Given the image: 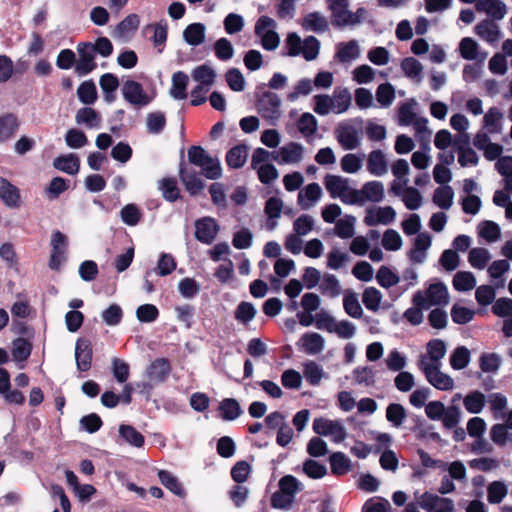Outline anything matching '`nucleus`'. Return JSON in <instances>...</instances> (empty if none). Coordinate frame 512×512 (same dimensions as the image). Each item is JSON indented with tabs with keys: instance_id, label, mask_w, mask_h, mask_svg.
I'll return each instance as SVG.
<instances>
[{
	"instance_id": "obj_52",
	"label": "nucleus",
	"mask_w": 512,
	"mask_h": 512,
	"mask_svg": "<svg viewBox=\"0 0 512 512\" xmlns=\"http://www.w3.org/2000/svg\"><path fill=\"white\" fill-rule=\"evenodd\" d=\"M502 118L503 114L501 113V111L496 107H492L488 109V111L485 113L483 117L484 127L490 133H499L502 129Z\"/></svg>"
},
{
	"instance_id": "obj_46",
	"label": "nucleus",
	"mask_w": 512,
	"mask_h": 512,
	"mask_svg": "<svg viewBox=\"0 0 512 512\" xmlns=\"http://www.w3.org/2000/svg\"><path fill=\"white\" fill-rule=\"evenodd\" d=\"M384 363L388 370L392 372H400L407 366L408 359L407 356L399 350L392 349L388 352Z\"/></svg>"
},
{
	"instance_id": "obj_41",
	"label": "nucleus",
	"mask_w": 512,
	"mask_h": 512,
	"mask_svg": "<svg viewBox=\"0 0 512 512\" xmlns=\"http://www.w3.org/2000/svg\"><path fill=\"white\" fill-rule=\"evenodd\" d=\"M180 178L182 183L184 184L186 190L191 195H196L202 191L204 188V183L201 178H199L195 172L188 171L186 169H180Z\"/></svg>"
},
{
	"instance_id": "obj_4",
	"label": "nucleus",
	"mask_w": 512,
	"mask_h": 512,
	"mask_svg": "<svg viewBox=\"0 0 512 512\" xmlns=\"http://www.w3.org/2000/svg\"><path fill=\"white\" fill-rule=\"evenodd\" d=\"M413 302L424 309L432 306H446L449 303V292L445 284L431 283L425 291H418L414 295Z\"/></svg>"
},
{
	"instance_id": "obj_53",
	"label": "nucleus",
	"mask_w": 512,
	"mask_h": 512,
	"mask_svg": "<svg viewBox=\"0 0 512 512\" xmlns=\"http://www.w3.org/2000/svg\"><path fill=\"white\" fill-rule=\"evenodd\" d=\"M476 286V278L473 273L459 271L453 277V287L460 292L470 291Z\"/></svg>"
},
{
	"instance_id": "obj_31",
	"label": "nucleus",
	"mask_w": 512,
	"mask_h": 512,
	"mask_svg": "<svg viewBox=\"0 0 512 512\" xmlns=\"http://www.w3.org/2000/svg\"><path fill=\"white\" fill-rule=\"evenodd\" d=\"M459 52L462 58L466 60H480L483 62L486 57L487 53H480L479 52V45L478 43L470 38V37H464L460 43H459Z\"/></svg>"
},
{
	"instance_id": "obj_18",
	"label": "nucleus",
	"mask_w": 512,
	"mask_h": 512,
	"mask_svg": "<svg viewBox=\"0 0 512 512\" xmlns=\"http://www.w3.org/2000/svg\"><path fill=\"white\" fill-rule=\"evenodd\" d=\"M361 46L357 40L340 42L336 45L334 59L342 64H350L361 56Z\"/></svg>"
},
{
	"instance_id": "obj_60",
	"label": "nucleus",
	"mask_w": 512,
	"mask_h": 512,
	"mask_svg": "<svg viewBox=\"0 0 512 512\" xmlns=\"http://www.w3.org/2000/svg\"><path fill=\"white\" fill-rule=\"evenodd\" d=\"M303 489V484L294 476L286 475L279 481V490L293 499Z\"/></svg>"
},
{
	"instance_id": "obj_1",
	"label": "nucleus",
	"mask_w": 512,
	"mask_h": 512,
	"mask_svg": "<svg viewBox=\"0 0 512 512\" xmlns=\"http://www.w3.org/2000/svg\"><path fill=\"white\" fill-rule=\"evenodd\" d=\"M313 110L320 116L346 113L352 105V95L345 87H337L332 94H317L313 97Z\"/></svg>"
},
{
	"instance_id": "obj_15",
	"label": "nucleus",
	"mask_w": 512,
	"mask_h": 512,
	"mask_svg": "<svg viewBox=\"0 0 512 512\" xmlns=\"http://www.w3.org/2000/svg\"><path fill=\"white\" fill-rule=\"evenodd\" d=\"M446 345L440 339H433L427 343V355H421L417 361L419 369L422 368L423 363L433 366H441V360L446 354Z\"/></svg>"
},
{
	"instance_id": "obj_54",
	"label": "nucleus",
	"mask_w": 512,
	"mask_h": 512,
	"mask_svg": "<svg viewBox=\"0 0 512 512\" xmlns=\"http://www.w3.org/2000/svg\"><path fill=\"white\" fill-rule=\"evenodd\" d=\"M75 120L78 124H84L89 128H98L100 125L98 113L89 107L79 109L76 113Z\"/></svg>"
},
{
	"instance_id": "obj_42",
	"label": "nucleus",
	"mask_w": 512,
	"mask_h": 512,
	"mask_svg": "<svg viewBox=\"0 0 512 512\" xmlns=\"http://www.w3.org/2000/svg\"><path fill=\"white\" fill-rule=\"evenodd\" d=\"M344 311L354 319H360L363 316V309L360 305L358 295L353 291H346L343 297Z\"/></svg>"
},
{
	"instance_id": "obj_40",
	"label": "nucleus",
	"mask_w": 512,
	"mask_h": 512,
	"mask_svg": "<svg viewBox=\"0 0 512 512\" xmlns=\"http://www.w3.org/2000/svg\"><path fill=\"white\" fill-rule=\"evenodd\" d=\"M184 40L192 46H198L205 40V26L202 23L188 25L183 31Z\"/></svg>"
},
{
	"instance_id": "obj_47",
	"label": "nucleus",
	"mask_w": 512,
	"mask_h": 512,
	"mask_svg": "<svg viewBox=\"0 0 512 512\" xmlns=\"http://www.w3.org/2000/svg\"><path fill=\"white\" fill-rule=\"evenodd\" d=\"M100 87L104 92V99L111 103L115 99V91L118 89L119 81L118 78L112 73H106L100 77Z\"/></svg>"
},
{
	"instance_id": "obj_13",
	"label": "nucleus",
	"mask_w": 512,
	"mask_h": 512,
	"mask_svg": "<svg viewBox=\"0 0 512 512\" xmlns=\"http://www.w3.org/2000/svg\"><path fill=\"white\" fill-rule=\"evenodd\" d=\"M418 503L426 512H454V503L448 498L425 492L418 498Z\"/></svg>"
},
{
	"instance_id": "obj_48",
	"label": "nucleus",
	"mask_w": 512,
	"mask_h": 512,
	"mask_svg": "<svg viewBox=\"0 0 512 512\" xmlns=\"http://www.w3.org/2000/svg\"><path fill=\"white\" fill-rule=\"evenodd\" d=\"M382 299L383 294L375 287H367L362 293L363 304L372 312L380 310Z\"/></svg>"
},
{
	"instance_id": "obj_44",
	"label": "nucleus",
	"mask_w": 512,
	"mask_h": 512,
	"mask_svg": "<svg viewBox=\"0 0 512 512\" xmlns=\"http://www.w3.org/2000/svg\"><path fill=\"white\" fill-rule=\"evenodd\" d=\"M329 460L331 472L334 475H345L352 469L351 460L342 452L333 453Z\"/></svg>"
},
{
	"instance_id": "obj_23",
	"label": "nucleus",
	"mask_w": 512,
	"mask_h": 512,
	"mask_svg": "<svg viewBox=\"0 0 512 512\" xmlns=\"http://www.w3.org/2000/svg\"><path fill=\"white\" fill-rule=\"evenodd\" d=\"M283 207V200L276 196L268 198L265 202L264 213L267 216L266 228L268 230L273 231L277 228Z\"/></svg>"
},
{
	"instance_id": "obj_24",
	"label": "nucleus",
	"mask_w": 512,
	"mask_h": 512,
	"mask_svg": "<svg viewBox=\"0 0 512 512\" xmlns=\"http://www.w3.org/2000/svg\"><path fill=\"white\" fill-rule=\"evenodd\" d=\"M474 32L482 40L494 45L501 38V31L499 26L491 19L480 21L475 27Z\"/></svg>"
},
{
	"instance_id": "obj_11",
	"label": "nucleus",
	"mask_w": 512,
	"mask_h": 512,
	"mask_svg": "<svg viewBox=\"0 0 512 512\" xmlns=\"http://www.w3.org/2000/svg\"><path fill=\"white\" fill-rule=\"evenodd\" d=\"M122 95L128 103L138 107L146 106L153 100V96L147 94L143 86L134 80H127L123 83Z\"/></svg>"
},
{
	"instance_id": "obj_3",
	"label": "nucleus",
	"mask_w": 512,
	"mask_h": 512,
	"mask_svg": "<svg viewBox=\"0 0 512 512\" xmlns=\"http://www.w3.org/2000/svg\"><path fill=\"white\" fill-rule=\"evenodd\" d=\"M324 186L332 199H340L344 204L354 205L357 193L348 178L327 174L324 177Z\"/></svg>"
},
{
	"instance_id": "obj_37",
	"label": "nucleus",
	"mask_w": 512,
	"mask_h": 512,
	"mask_svg": "<svg viewBox=\"0 0 512 512\" xmlns=\"http://www.w3.org/2000/svg\"><path fill=\"white\" fill-rule=\"evenodd\" d=\"M188 76L178 71L172 75V86L170 89V95L176 100H183L187 97L186 88L188 85Z\"/></svg>"
},
{
	"instance_id": "obj_50",
	"label": "nucleus",
	"mask_w": 512,
	"mask_h": 512,
	"mask_svg": "<svg viewBox=\"0 0 512 512\" xmlns=\"http://www.w3.org/2000/svg\"><path fill=\"white\" fill-rule=\"evenodd\" d=\"M146 129L150 134H160L166 126V117L163 112L154 111L146 115Z\"/></svg>"
},
{
	"instance_id": "obj_64",
	"label": "nucleus",
	"mask_w": 512,
	"mask_h": 512,
	"mask_svg": "<svg viewBox=\"0 0 512 512\" xmlns=\"http://www.w3.org/2000/svg\"><path fill=\"white\" fill-rule=\"evenodd\" d=\"M219 409L222 418L227 421L235 420L241 414V408L239 403L232 398L224 399L220 403Z\"/></svg>"
},
{
	"instance_id": "obj_6",
	"label": "nucleus",
	"mask_w": 512,
	"mask_h": 512,
	"mask_svg": "<svg viewBox=\"0 0 512 512\" xmlns=\"http://www.w3.org/2000/svg\"><path fill=\"white\" fill-rule=\"evenodd\" d=\"M313 431L318 435L330 437L335 443H340L347 437V431L340 420L324 417L314 419Z\"/></svg>"
},
{
	"instance_id": "obj_21",
	"label": "nucleus",
	"mask_w": 512,
	"mask_h": 512,
	"mask_svg": "<svg viewBox=\"0 0 512 512\" xmlns=\"http://www.w3.org/2000/svg\"><path fill=\"white\" fill-rule=\"evenodd\" d=\"M0 200L8 208H19L21 206V194L18 187L9 180L0 176Z\"/></svg>"
},
{
	"instance_id": "obj_61",
	"label": "nucleus",
	"mask_w": 512,
	"mask_h": 512,
	"mask_svg": "<svg viewBox=\"0 0 512 512\" xmlns=\"http://www.w3.org/2000/svg\"><path fill=\"white\" fill-rule=\"evenodd\" d=\"M320 288L323 294L332 298H336L341 294V286L336 276L332 274H325L320 283Z\"/></svg>"
},
{
	"instance_id": "obj_35",
	"label": "nucleus",
	"mask_w": 512,
	"mask_h": 512,
	"mask_svg": "<svg viewBox=\"0 0 512 512\" xmlns=\"http://www.w3.org/2000/svg\"><path fill=\"white\" fill-rule=\"evenodd\" d=\"M400 67L407 78L416 83L422 81L423 65L416 58H404L400 63Z\"/></svg>"
},
{
	"instance_id": "obj_9",
	"label": "nucleus",
	"mask_w": 512,
	"mask_h": 512,
	"mask_svg": "<svg viewBox=\"0 0 512 512\" xmlns=\"http://www.w3.org/2000/svg\"><path fill=\"white\" fill-rule=\"evenodd\" d=\"M305 147L298 142H288L280 147L273 159L281 165H297L304 159Z\"/></svg>"
},
{
	"instance_id": "obj_25",
	"label": "nucleus",
	"mask_w": 512,
	"mask_h": 512,
	"mask_svg": "<svg viewBox=\"0 0 512 512\" xmlns=\"http://www.w3.org/2000/svg\"><path fill=\"white\" fill-rule=\"evenodd\" d=\"M195 236L204 243H211L218 231L216 221L211 217L202 218L195 223Z\"/></svg>"
},
{
	"instance_id": "obj_39",
	"label": "nucleus",
	"mask_w": 512,
	"mask_h": 512,
	"mask_svg": "<svg viewBox=\"0 0 512 512\" xmlns=\"http://www.w3.org/2000/svg\"><path fill=\"white\" fill-rule=\"evenodd\" d=\"M53 165L56 169L70 175H75L79 171L80 161L75 154H68L57 157Z\"/></svg>"
},
{
	"instance_id": "obj_55",
	"label": "nucleus",
	"mask_w": 512,
	"mask_h": 512,
	"mask_svg": "<svg viewBox=\"0 0 512 512\" xmlns=\"http://www.w3.org/2000/svg\"><path fill=\"white\" fill-rule=\"evenodd\" d=\"M416 102H405L399 107L398 122L401 126L411 125L419 116L415 110Z\"/></svg>"
},
{
	"instance_id": "obj_56",
	"label": "nucleus",
	"mask_w": 512,
	"mask_h": 512,
	"mask_svg": "<svg viewBox=\"0 0 512 512\" xmlns=\"http://www.w3.org/2000/svg\"><path fill=\"white\" fill-rule=\"evenodd\" d=\"M299 132L304 137H310L315 134L318 128V121L314 115L309 112L303 113L297 124Z\"/></svg>"
},
{
	"instance_id": "obj_36",
	"label": "nucleus",
	"mask_w": 512,
	"mask_h": 512,
	"mask_svg": "<svg viewBox=\"0 0 512 512\" xmlns=\"http://www.w3.org/2000/svg\"><path fill=\"white\" fill-rule=\"evenodd\" d=\"M432 200L440 209L448 210L454 202V191L448 185L440 186L435 189Z\"/></svg>"
},
{
	"instance_id": "obj_30",
	"label": "nucleus",
	"mask_w": 512,
	"mask_h": 512,
	"mask_svg": "<svg viewBox=\"0 0 512 512\" xmlns=\"http://www.w3.org/2000/svg\"><path fill=\"white\" fill-rule=\"evenodd\" d=\"M139 24V16L137 14H129L115 27L112 36L118 39H125L138 29Z\"/></svg>"
},
{
	"instance_id": "obj_5",
	"label": "nucleus",
	"mask_w": 512,
	"mask_h": 512,
	"mask_svg": "<svg viewBox=\"0 0 512 512\" xmlns=\"http://www.w3.org/2000/svg\"><path fill=\"white\" fill-rule=\"evenodd\" d=\"M188 159L192 164L201 168L206 178L218 179L222 176L219 159L210 156L202 147L192 146L189 148Z\"/></svg>"
},
{
	"instance_id": "obj_2",
	"label": "nucleus",
	"mask_w": 512,
	"mask_h": 512,
	"mask_svg": "<svg viewBox=\"0 0 512 512\" xmlns=\"http://www.w3.org/2000/svg\"><path fill=\"white\" fill-rule=\"evenodd\" d=\"M327 2L335 26H355L360 24L367 16V10L363 7L358 8L355 12L350 11L348 9L349 0H328Z\"/></svg>"
},
{
	"instance_id": "obj_20",
	"label": "nucleus",
	"mask_w": 512,
	"mask_h": 512,
	"mask_svg": "<svg viewBox=\"0 0 512 512\" xmlns=\"http://www.w3.org/2000/svg\"><path fill=\"white\" fill-rule=\"evenodd\" d=\"M431 245V236L426 232L419 233L414 239L413 247L409 252V259L415 264H422L427 258V252Z\"/></svg>"
},
{
	"instance_id": "obj_32",
	"label": "nucleus",
	"mask_w": 512,
	"mask_h": 512,
	"mask_svg": "<svg viewBox=\"0 0 512 512\" xmlns=\"http://www.w3.org/2000/svg\"><path fill=\"white\" fill-rule=\"evenodd\" d=\"M146 30H152L153 36L151 38L154 48L158 51V53H162L167 37H168V24L166 21H160L154 24L147 25L145 27Z\"/></svg>"
},
{
	"instance_id": "obj_8",
	"label": "nucleus",
	"mask_w": 512,
	"mask_h": 512,
	"mask_svg": "<svg viewBox=\"0 0 512 512\" xmlns=\"http://www.w3.org/2000/svg\"><path fill=\"white\" fill-rule=\"evenodd\" d=\"M441 366H433L427 363H423L420 369L427 382L432 385L435 389L440 391H451L455 387L453 378L441 371Z\"/></svg>"
},
{
	"instance_id": "obj_17",
	"label": "nucleus",
	"mask_w": 512,
	"mask_h": 512,
	"mask_svg": "<svg viewBox=\"0 0 512 512\" xmlns=\"http://www.w3.org/2000/svg\"><path fill=\"white\" fill-rule=\"evenodd\" d=\"M323 190L318 183H309L297 195V204L303 210L313 208L322 198Z\"/></svg>"
},
{
	"instance_id": "obj_29",
	"label": "nucleus",
	"mask_w": 512,
	"mask_h": 512,
	"mask_svg": "<svg viewBox=\"0 0 512 512\" xmlns=\"http://www.w3.org/2000/svg\"><path fill=\"white\" fill-rule=\"evenodd\" d=\"M302 373V377L312 386H318L323 379L328 378V374L323 367L313 360H307L302 364Z\"/></svg>"
},
{
	"instance_id": "obj_7",
	"label": "nucleus",
	"mask_w": 512,
	"mask_h": 512,
	"mask_svg": "<svg viewBox=\"0 0 512 512\" xmlns=\"http://www.w3.org/2000/svg\"><path fill=\"white\" fill-rule=\"evenodd\" d=\"M335 137L345 150H354L361 143V130L351 121H343L335 128Z\"/></svg>"
},
{
	"instance_id": "obj_62",
	"label": "nucleus",
	"mask_w": 512,
	"mask_h": 512,
	"mask_svg": "<svg viewBox=\"0 0 512 512\" xmlns=\"http://www.w3.org/2000/svg\"><path fill=\"white\" fill-rule=\"evenodd\" d=\"M508 428L502 424L494 425L491 430L492 441L500 446H512V431Z\"/></svg>"
},
{
	"instance_id": "obj_26",
	"label": "nucleus",
	"mask_w": 512,
	"mask_h": 512,
	"mask_svg": "<svg viewBox=\"0 0 512 512\" xmlns=\"http://www.w3.org/2000/svg\"><path fill=\"white\" fill-rule=\"evenodd\" d=\"M368 172L376 177H382L388 172V162L386 155L381 150H373L368 154L367 164Z\"/></svg>"
},
{
	"instance_id": "obj_14",
	"label": "nucleus",
	"mask_w": 512,
	"mask_h": 512,
	"mask_svg": "<svg viewBox=\"0 0 512 512\" xmlns=\"http://www.w3.org/2000/svg\"><path fill=\"white\" fill-rule=\"evenodd\" d=\"M299 351L315 356L322 353L326 347L325 338L317 332L304 333L297 342Z\"/></svg>"
},
{
	"instance_id": "obj_63",
	"label": "nucleus",
	"mask_w": 512,
	"mask_h": 512,
	"mask_svg": "<svg viewBox=\"0 0 512 512\" xmlns=\"http://www.w3.org/2000/svg\"><path fill=\"white\" fill-rule=\"evenodd\" d=\"M469 362L470 351L464 346L456 348L450 356V365L455 370L466 368Z\"/></svg>"
},
{
	"instance_id": "obj_27",
	"label": "nucleus",
	"mask_w": 512,
	"mask_h": 512,
	"mask_svg": "<svg viewBox=\"0 0 512 512\" xmlns=\"http://www.w3.org/2000/svg\"><path fill=\"white\" fill-rule=\"evenodd\" d=\"M75 360L80 371H88L92 362V346L86 339H78L75 345Z\"/></svg>"
},
{
	"instance_id": "obj_16",
	"label": "nucleus",
	"mask_w": 512,
	"mask_h": 512,
	"mask_svg": "<svg viewBox=\"0 0 512 512\" xmlns=\"http://www.w3.org/2000/svg\"><path fill=\"white\" fill-rule=\"evenodd\" d=\"M79 58L76 61L75 71L79 75H86L95 69L94 62L95 54L94 47L90 43H80L77 46Z\"/></svg>"
},
{
	"instance_id": "obj_10",
	"label": "nucleus",
	"mask_w": 512,
	"mask_h": 512,
	"mask_svg": "<svg viewBox=\"0 0 512 512\" xmlns=\"http://www.w3.org/2000/svg\"><path fill=\"white\" fill-rule=\"evenodd\" d=\"M354 205L362 206L366 202L378 203L384 199L385 187L380 181H368L361 189H356Z\"/></svg>"
},
{
	"instance_id": "obj_28",
	"label": "nucleus",
	"mask_w": 512,
	"mask_h": 512,
	"mask_svg": "<svg viewBox=\"0 0 512 512\" xmlns=\"http://www.w3.org/2000/svg\"><path fill=\"white\" fill-rule=\"evenodd\" d=\"M476 10L486 13L492 20H501L507 13L506 5L500 0H478Z\"/></svg>"
},
{
	"instance_id": "obj_33",
	"label": "nucleus",
	"mask_w": 512,
	"mask_h": 512,
	"mask_svg": "<svg viewBox=\"0 0 512 512\" xmlns=\"http://www.w3.org/2000/svg\"><path fill=\"white\" fill-rule=\"evenodd\" d=\"M19 127L17 118L12 114L0 116V143L10 141Z\"/></svg>"
},
{
	"instance_id": "obj_59",
	"label": "nucleus",
	"mask_w": 512,
	"mask_h": 512,
	"mask_svg": "<svg viewBox=\"0 0 512 512\" xmlns=\"http://www.w3.org/2000/svg\"><path fill=\"white\" fill-rule=\"evenodd\" d=\"M119 434L128 444L134 447L140 448L144 445L143 435L130 425H120Z\"/></svg>"
},
{
	"instance_id": "obj_12",
	"label": "nucleus",
	"mask_w": 512,
	"mask_h": 512,
	"mask_svg": "<svg viewBox=\"0 0 512 512\" xmlns=\"http://www.w3.org/2000/svg\"><path fill=\"white\" fill-rule=\"evenodd\" d=\"M396 211L391 206H373L366 210L364 223L367 226L389 225L394 222Z\"/></svg>"
},
{
	"instance_id": "obj_51",
	"label": "nucleus",
	"mask_w": 512,
	"mask_h": 512,
	"mask_svg": "<svg viewBox=\"0 0 512 512\" xmlns=\"http://www.w3.org/2000/svg\"><path fill=\"white\" fill-rule=\"evenodd\" d=\"M247 156V147L245 145H237L227 152V165L231 168H240L246 163Z\"/></svg>"
},
{
	"instance_id": "obj_43",
	"label": "nucleus",
	"mask_w": 512,
	"mask_h": 512,
	"mask_svg": "<svg viewBox=\"0 0 512 512\" xmlns=\"http://www.w3.org/2000/svg\"><path fill=\"white\" fill-rule=\"evenodd\" d=\"M191 77L196 83H202L212 87L215 83L216 72L211 66L203 64L195 67L191 71Z\"/></svg>"
},
{
	"instance_id": "obj_58",
	"label": "nucleus",
	"mask_w": 512,
	"mask_h": 512,
	"mask_svg": "<svg viewBox=\"0 0 512 512\" xmlns=\"http://www.w3.org/2000/svg\"><path fill=\"white\" fill-rule=\"evenodd\" d=\"M158 188L162 193V196L167 201L173 202L178 199L180 190L177 186V182L172 178H164L158 182Z\"/></svg>"
},
{
	"instance_id": "obj_22",
	"label": "nucleus",
	"mask_w": 512,
	"mask_h": 512,
	"mask_svg": "<svg viewBox=\"0 0 512 512\" xmlns=\"http://www.w3.org/2000/svg\"><path fill=\"white\" fill-rule=\"evenodd\" d=\"M258 111L266 119H277L280 114L279 97L274 93H264L258 102Z\"/></svg>"
},
{
	"instance_id": "obj_49",
	"label": "nucleus",
	"mask_w": 512,
	"mask_h": 512,
	"mask_svg": "<svg viewBox=\"0 0 512 512\" xmlns=\"http://www.w3.org/2000/svg\"><path fill=\"white\" fill-rule=\"evenodd\" d=\"M491 258V253L487 249L477 247L470 250L468 262L473 268L483 270Z\"/></svg>"
},
{
	"instance_id": "obj_45",
	"label": "nucleus",
	"mask_w": 512,
	"mask_h": 512,
	"mask_svg": "<svg viewBox=\"0 0 512 512\" xmlns=\"http://www.w3.org/2000/svg\"><path fill=\"white\" fill-rule=\"evenodd\" d=\"M356 218L353 215H345L335 222V234L342 239L352 238L355 234Z\"/></svg>"
},
{
	"instance_id": "obj_19",
	"label": "nucleus",
	"mask_w": 512,
	"mask_h": 512,
	"mask_svg": "<svg viewBox=\"0 0 512 512\" xmlns=\"http://www.w3.org/2000/svg\"><path fill=\"white\" fill-rule=\"evenodd\" d=\"M171 367L169 362L164 358L153 361L146 370L148 385L153 387L166 380L170 374Z\"/></svg>"
},
{
	"instance_id": "obj_34",
	"label": "nucleus",
	"mask_w": 512,
	"mask_h": 512,
	"mask_svg": "<svg viewBox=\"0 0 512 512\" xmlns=\"http://www.w3.org/2000/svg\"><path fill=\"white\" fill-rule=\"evenodd\" d=\"M302 26L307 31L322 33L329 29L327 19L319 12L307 14L302 22Z\"/></svg>"
},
{
	"instance_id": "obj_57",
	"label": "nucleus",
	"mask_w": 512,
	"mask_h": 512,
	"mask_svg": "<svg viewBox=\"0 0 512 512\" xmlns=\"http://www.w3.org/2000/svg\"><path fill=\"white\" fill-rule=\"evenodd\" d=\"M225 80L229 88L234 92H242L246 87V80L242 72L237 68L229 69L225 74Z\"/></svg>"
},
{
	"instance_id": "obj_38",
	"label": "nucleus",
	"mask_w": 512,
	"mask_h": 512,
	"mask_svg": "<svg viewBox=\"0 0 512 512\" xmlns=\"http://www.w3.org/2000/svg\"><path fill=\"white\" fill-rule=\"evenodd\" d=\"M158 477L162 485L178 497L184 498L186 496L185 489L183 488L179 479L171 472L166 470H159Z\"/></svg>"
}]
</instances>
